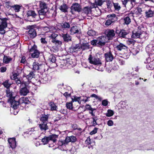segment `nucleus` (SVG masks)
Masks as SVG:
<instances>
[{"label":"nucleus","mask_w":154,"mask_h":154,"mask_svg":"<svg viewBox=\"0 0 154 154\" xmlns=\"http://www.w3.org/2000/svg\"><path fill=\"white\" fill-rule=\"evenodd\" d=\"M49 105L51 106V110H56L57 108V106L53 102H51L49 103Z\"/></svg>","instance_id":"nucleus-35"},{"label":"nucleus","mask_w":154,"mask_h":154,"mask_svg":"<svg viewBox=\"0 0 154 154\" xmlns=\"http://www.w3.org/2000/svg\"><path fill=\"white\" fill-rule=\"evenodd\" d=\"M13 79L15 80L16 83L17 85L20 84V87H22V86H23V85L24 86H26L29 84L28 83L26 82H21L20 79H16L15 75H14Z\"/></svg>","instance_id":"nucleus-11"},{"label":"nucleus","mask_w":154,"mask_h":154,"mask_svg":"<svg viewBox=\"0 0 154 154\" xmlns=\"http://www.w3.org/2000/svg\"><path fill=\"white\" fill-rule=\"evenodd\" d=\"M67 108L69 109H71L72 108V102H71L67 103L66 104Z\"/></svg>","instance_id":"nucleus-50"},{"label":"nucleus","mask_w":154,"mask_h":154,"mask_svg":"<svg viewBox=\"0 0 154 154\" xmlns=\"http://www.w3.org/2000/svg\"><path fill=\"white\" fill-rule=\"evenodd\" d=\"M32 27V26H28L27 28L29 29L28 31L29 35L31 38H33L36 36V33L35 29Z\"/></svg>","instance_id":"nucleus-7"},{"label":"nucleus","mask_w":154,"mask_h":154,"mask_svg":"<svg viewBox=\"0 0 154 154\" xmlns=\"http://www.w3.org/2000/svg\"><path fill=\"white\" fill-rule=\"evenodd\" d=\"M108 101L107 100H104L102 101V105L104 106H107L108 104Z\"/></svg>","instance_id":"nucleus-54"},{"label":"nucleus","mask_w":154,"mask_h":154,"mask_svg":"<svg viewBox=\"0 0 154 154\" xmlns=\"http://www.w3.org/2000/svg\"><path fill=\"white\" fill-rule=\"evenodd\" d=\"M72 102H77L78 103L80 104V100L79 97H77L76 96L72 98Z\"/></svg>","instance_id":"nucleus-40"},{"label":"nucleus","mask_w":154,"mask_h":154,"mask_svg":"<svg viewBox=\"0 0 154 154\" xmlns=\"http://www.w3.org/2000/svg\"><path fill=\"white\" fill-rule=\"evenodd\" d=\"M114 114V112L112 110L109 109L105 115L107 117H110L112 116Z\"/></svg>","instance_id":"nucleus-31"},{"label":"nucleus","mask_w":154,"mask_h":154,"mask_svg":"<svg viewBox=\"0 0 154 154\" xmlns=\"http://www.w3.org/2000/svg\"><path fill=\"white\" fill-rule=\"evenodd\" d=\"M89 11H90L91 12H92L93 11H94V12H97L98 13L97 14L95 15V16H98L99 15H100L101 13V10H89Z\"/></svg>","instance_id":"nucleus-53"},{"label":"nucleus","mask_w":154,"mask_h":154,"mask_svg":"<svg viewBox=\"0 0 154 154\" xmlns=\"http://www.w3.org/2000/svg\"><path fill=\"white\" fill-rule=\"evenodd\" d=\"M20 88H21L20 89V92L21 95L26 96L29 92V91L26 88V86H24L23 85V86H22V87Z\"/></svg>","instance_id":"nucleus-12"},{"label":"nucleus","mask_w":154,"mask_h":154,"mask_svg":"<svg viewBox=\"0 0 154 154\" xmlns=\"http://www.w3.org/2000/svg\"><path fill=\"white\" fill-rule=\"evenodd\" d=\"M26 58L25 56L23 57L21 59L20 63L24 64L26 63Z\"/></svg>","instance_id":"nucleus-61"},{"label":"nucleus","mask_w":154,"mask_h":154,"mask_svg":"<svg viewBox=\"0 0 154 154\" xmlns=\"http://www.w3.org/2000/svg\"><path fill=\"white\" fill-rule=\"evenodd\" d=\"M66 144V143L65 142V140H59L58 142V145L60 146L65 145Z\"/></svg>","instance_id":"nucleus-48"},{"label":"nucleus","mask_w":154,"mask_h":154,"mask_svg":"<svg viewBox=\"0 0 154 154\" xmlns=\"http://www.w3.org/2000/svg\"><path fill=\"white\" fill-rule=\"evenodd\" d=\"M57 35L55 33H52L49 36V37L53 39H55Z\"/></svg>","instance_id":"nucleus-64"},{"label":"nucleus","mask_w":154,"mask_h":154,"mask_svg":"<svg viewBox=\"0 0 154 154\" xmlns=\"http://www.w3.org/2000/svg\"><path fill=\"white\" fill-rule=\"evenodd\" d=\"M73 49V50H75L77 49H80V44H77L75 45L72 48Z\"/></svg>","instance_id":"nucleus-57"},{"label":"nucleus","mask_w":154,"mask_h":154,"mask_svg":"<svg viewBox=\"0 0 154 154\" xmlns=\"http://www.w3.org/2000/svg\"><path fill=\"white\" fill-rule=\"evenodd\" d=\"M106 5L107 8L110 9L112 7V3L110 1H108L106 2Z\"/></svg>","instance_id":"nucleus-41"},{"label":"nucleus","mask_w":154,"mask_h":154,"mask_svg":"<svg viewBox=\"0 0 154 154\" xmlns=\"http://www.w3.org/2000/svg\"><path fill=\"white\" fill-rule=\"evenodd\" d=\"M47 123L45 122H41V123L39 125V127L42 131H45L48 128L47 125Z\"/></svg>","instance_id":"nucleus-17"},{"label":"nucleus","mask_w":154,"mask_h":154,"mask_svg":"<svg viewBox=\"0 0 154 154\" xmlns=\"http://www.w3.org/2000/svg\"><path fill=\"white\" fill-rule=\"evenodd\" d=\"M29 52L31 54L32 57L33 58H38L39 56V51L37 49V46L34 45L29 50Z\"/></svg>","instance_id":"nucleus-5"},{"label":"nucleus","mask_w":154,"mask_h":154,"mask_svg":"<svg viewBox=\"0 0 154 154\" xmlns=\"http://www.w3.org/2000/svg\"><path fill=\"white\" fill-rule=\"evenodd\" d=\"M8 20V19L6 18H3L2 19L1 21H0V34L2 35H3L5 33V29L7 26Z\"/></svg>","instance_id":"nucleus-3"},{"label":"nucleus","mask_w":154,"mask_h":154,"mask_svg":"<svg viewBox=\"0 0 154 154\" xmlns=\"http://www.w3.org/2000/svg\"><path fill=\"white\" fill-rule=\"evenodd\" d=\"M91 44L93 45H97V39L93 40L91 42Z\"/></svg>","instance_id":"nucleus-63"},{"label":"nucleus","mask_w":154,"mask_h":154,"mask_svg":"<svg viewBox=\"0 0 154 154\" xmlns=\"http://www.w3.org/2000/svg\"><path fill=\"white\" fill-rule=\"evenodd\" d=\"M2 85L7 89H9V88L11 86V84L9 82L8 80H6L3 82Z\"/></svg>","instance_id":"nucleus-32"},{"label":"nucleus","mask_w":154,"mask_h":154,"mask_svg":"<svg viewBox=\"0 0 154 154\" xmlns=\"http://www.w3.org/2000/svg\"><path fill=\"white\" fill-rule=\"evenodd\" d=\"M146 66L147 69L149 70H152L154 68V65H153L152 62L148 63Z\"/></svg>","instance_id":"nucleus-38"},{"label":"nucleus","mask_w":154,"mask_h":154,"mask_svg":"<svg viewBox=\"0 0 154 154\" xmlns=\"http://www.w3.org/2000/svg\"><path fill=\"white\" fill-rule=\"evenodd\" d=\"M55 2L56 3L55 8L56 10L58 8H59L60 10H67L68 8V7L66 4H63L60 6H59L57 3V2Z\"/></svg>","instance_id":"nucleus-18"},{"label":"nucleus","mask_w":154,"mask_h":154,"mask_svg":"<svg viewBox=\"0 0 154 154\" xmlns=\"http://www.w3.org/2000/svg\"><path fill=\"white\" fill-rule=\"evenodd\" d=\"M4 5L7 9H11L12 8L14 10H20V9H23V8L22 5H14L12 6L10 5V3L9 2H6L5 3Z\"/></svg>","instance_id":"nucleus-6"},{"label":"nucleus","mask_w":154,"mask_h":154,"mask_svg":"<svg viewBox=\"0 0 154 154\" xmlns=\"http://www.w3.org/2000/svg\"><path fill=\"white\" fill-rule=\"evenodd\" d=\"M154 11L152 10H147L146 12V16L147 17H151L153 16Z\"/></svg>","instance_id":"nucleus-36"},{"label":"nucleus","mask_w":154,"mask_h":154,"mask_svg":"<svg viewBox=\"0 0 154 154\" xmlns=\"http://www.w3.org/2000/svg\"><path fill=\"white\" fill-rule=\"evenodd\" d=\"M117 60L120 65H123L125 64V62L122 57H119L117 58Z\"/></svg>","instance_id":"nucleus-43"},{"label":"nucleus","mask_w":154,"mask_h":154,"mask_svg":"<svg viewBox=\"0 0 154 154\" xmlns=\"http://www.w3.org/2000/svg\"><path fill=\"white\" fill-rule=\"evenodd\" d=\"M113 122L112 120H109L107 122V125L109 126H113Z\"/></svg>","instance_id":"nucleus-58"},{"label":"nucleus","mask_w":154,"mask_h":154,"mask_svg":"<svg viewBox=\"0 0 154 154\" xmlns=\"http://www.w3.org/2000/svg\"><path fill=\"white\" fill-rule=\"evenodd\" d=\"M87 34L90 36H93L96 35V32L93 30H90L88 31Z\"/></svg>","instance_id":"nucleus-39"},{"label":"nucleus","mask_w":154,"mask_h":154,"mask_svg":"<svg viewBox=\"0 0 154 154\" xmlns=\"http://www.w3.org/2000/svg\"><path fill=\"white\" fill-rule=\"evenodd\" d=\"M28 16H32L35 17L36 14L34 11L33 10H29L27 13Z\"/></svg>","instance_id":"nucleus-37"},{"label":"nucleus","mask_w":154,"mask_h":154,"mask_svg":"<svg viewBox=\"0 0 154 154\" xmlns=\"http://www.w3.org/2000/svg\"><path fill=\"white\" fill-rule=\"evenodd\" d=\"M35 75L33 71H31L26 76V78L28 80V82H29L34 77Z\"/></svg>","instance_id":"nucleus-27"},{"label":"nucleus","mask_w":154,"mask_h":154,"mask_svg":"<svg viewBox=\"0 0 154 154\" xmlns=\"http://www.w3.org/2000/svg\"><path fill=\"white\" fill-rule=\"evenodd\" d=\"M87 109L89 111H94L96 110V109L92 108L89 105H87L86 106Z\"/></svg>","instance_id":"nucleus-55"},{"label":"nucleus","mask_w":154,"mask_h":154,"mask_svg":"<svg viewBox=\"0 0 154 154\" xmlns=\"http://www.w3.org/2000/svg\"><path fill=\"white\" fill-rule=\"evenodd\" d=\"M81 8L80 4L76 2L73 3L71 7V10H81Z\"/></svg>","instance_id":"nucleus-22"},{"label":"nucleus","mask_w":154,"mask_h":154,"mask_svg":"<svg viewBox=\"0 0 154 154\" xmlns=\"http://www.w3.org/2000/svg\"><path fill=\"white\" fill-rule=\"evenodd\" d=\"M52 42L58 46H61L62 44V42L61 41L58 40H56L55 39H52Z\"/></svg>","instance_id":"nucleus-34"},{"label":"nucleus","mask_w":154,"mask_h":154,"mask_svg":"<svg viewBox=\"0 0 154 154\" xmlns=\"http://www.w3.org/2000/svg\"><path fill=\"white\" fill-rule=\"evenodd\" d=\"M62 26L64 28H68L70 27L69 24L68 23L66 22L63 23L62 24Z\"/></svg>","instance_id":"nucleus-49"},{"label":"nucleus","mask_w":154,"mask_h":154,"mask_svg":"<svg viewBox=\"0 0 154 154\" xmlns=\"http://www.w3.org/2000/svg\"><path fill=\"white\" fill-rule=\"evenodd\" d=\"M116 49L119 51H122L123 50H126L127 49V47L125 45L120 43L116 47Z\"/></svg>","instance_id":"nucleus-20"},{"label":"nucleus","mask_w":154,"mask_h":154,"mask_svg":"<svg viewBox=\"0 0 154 154\" xmlns=\"http://www.w3.org/2000/svg\"><path fill=\"white\" fill-rule=\"evenodd\" d=\"M105 2L104 0H95V3H90V5L85 7V8H87V10H91L93 8H96L97 6H101L103 2Z\"/></svg>","instance_id":"nucleus-4"},{"label":"nucleus","mask_w":154,"mask_h":154,"mask_svg":"<svg viewBox=\"0 0 154 154\" xmlns=\"http://www.w3.org/2000/svg\"><path fill=\"white\" fill-rule=\"evenodd\" d=\"M8 102L10 103L11 107L13 108L14 109H16L18 107L19 102L16 101L14 98L12 99H10V100H8Z\"/></svg>","instance_id":"nucleus-8"},{"label":"nucleus","mask_w":154,"mask_h":154,"mask_svg":"<svg viewBox=\"0 0 154 154\" xmlns=\"http://www.w3.org/2000/svg\"><path fill=\"white\" fill-rule=\"evenodd\" d=\"M113 22V19L111 18V19L107 20L105 23V24L106 26H109Z\"/></svg>","instance_id":"nucleus-47"},{"label":"nucleus","mask_w":154,"mask_h":154,"mask_svg":"<svg viewBox=\"0 0 154 154\" xmlns=\"http://www.w3.org/2000/svg\"><path fill=\"white\" fill-rule=\"evenodd\" d=\"M49 60L52 63H55L56 61V57L52 55H51L49 58Z\"/></svg>","instance_id":"nucleus-44"},{"label":"nucleus","mask_w":154,"mask_h":154,"mask_svg":"<svg viewBox=\"0 0 154 154\" xmlns=\"http://www.w3.org/2000/svg\"><path fill=\"white\" fill-rule=\"evenodd\" d=\"M106 60L107 61H111L114 58V57L112 53L109 52L104 54Z\"/></svg>","instance_id":"nucleus-13"},{"label":"nucleus","mask_w":154,"mask_h":154,"mask_svg":"<svg viewBox=\"0 0 154 154\" xmlns=\"http://www.w3.org/2000/svg\"><path fill=\"white\" fill-rule=\"evenodd\" d=\"M80 48L82 51L88 50L89 48V45L88 43H82L80 44Z\"/></svg>","instance_id":"nucleus-24"},{"label":"nucleus","mask_w":154,"mask_h":154,"mask_svg":"<svg viewBox=\"0 0 154 154\" xmlns=\"http://www.w3.org/2000/svg\"><path fill=\"white\" fill-rule=\"evenodd\" d=\"M61 35L63 37L64 41L68 42L71 41V37L69 34L62 33Z\"/></svg>","instance_id":"nucleus-16"},{"label":"nucleus","mask_w":154,"mask_h":154,"mask_svg":"<svg viewBox=\"0 0 154 154\" xmlns=\"http://www.w3.org/2000/svg\"><path fill=\"white\" fill-rule=\"evenodd\" d=\"M8 141L10 147L12 149L15 148L16 146V143L15 138H9L8 139Z\"/></svg>","instance_id":"nucleus-10"},{"label":"nucleus","mask_w":154,"mask_h":154,"mask_svg":"<svg viewBox=\"0 0 154 154\" xmlns=\"http://www.w3.org/2000/svg\"><path fill=\"white\" fill-rule=\"evenodd\" d=\"M48 5L43 1L39 2V8L41 10H47L49 8L48 7Z\"/></svg>","instance_id":"nucleus-14"},{"label":"nucleus","mask_w":154,"mask_h":154,"mask_svg":"<svg viewBox=\"0 0 154 154\" xmlns=\"http://www.w3.org/2000/svg\"><path fill=\"white\" fill-rule=\"evenodd\" d=\"M79 27L76 26H72L70 30V34L71 35H74L76 33H78L79 32Z\"/></svg>","instance_id":"nucleus-19"},{"label":"nucleus","mask_w":154,"mask_h":154,"mask_svg":"<svg viewBox=\"0 0 154 154\" xmlns=\"http://www.w3.org/2000/svg\"><path fill=\"white\" fill-rule=\"evenodd\" d=\"M49 115L43 114L40 118V120L42 122H45L47 123L48 118L49 117Z\"/></svg>","instance_id":"nucleus-25"},{"label":"nucleus","mask_w":154,"mask_h":154,"mask_svg":"<svg viewBox=\"0 0 154 154\" xmlns=\"http://www.w3.org/2000/svg\"><path fill=\"white\" fill-rule=\"evenodd\" d=\"M89 62L95 66V69L99 71H103L104 66L102 65V62L100 58L95 56L92 57L91 55H89L88 58Z\"/></svg>","instance_id":"nucleus-1"},{"label":"nucleus","mask_w":154,"mask_h":154,"mask_svg":"<svg viewBox=\"0 0 154 154\" xmlns=\"http://www.w3.org/2000/svg\"><path fill=\"white\" fill-rule=\"evenodd\" d=\"M121 104L122 105H123L121 106V107L123 109H125L127 108V105L125 103V102L124 101L121 102Z\"/></svg>","instance_id":"nucleus-56"},{"label":"nucleus","mask_w":154,"mask_h":154,"mask_svg":"<svg viewBox=\"0 0 154 154\" xmlns=\"http://www.w3.org/2000/svg\"><path fill=\"white\" fill-rule=\"evenodd\" d=\"M12 60V58L9 56L5 55L4 56L3 59V62L5 64H8Z\"/></svg>","instance_id":"nucleus-23"},{"label":"nucleus","mask_w":154,"mask_h":154,"mask_svg":"<svg viewBox=\"0 0 154 154\" xmlns=\"http://www.w3.org/2000/svg\"><path fill=\"white\" fill-rule=\"evenodd\" d=\"M40 81L42 83H46L48 81V78L47 76H46L42 79Z\"/></svg>","instance_id":"nucleus-45"},{"label":"nucleus","mask_w":154,"mask_h":154,"mask_svg":"<svg viewBox=\"0 0 154 154\" xmlns=\"http://www.w3.org/2000/svg\"><path fill=\"white\" fill-rule=\"evenodd\" d=\"M98 128H95L94 129L90 132L91 135H93L96 134Z\"/></svg>","instance_id":"nucleus-59"},{"label":"nucleus","mask_w":154,"mask_h":154,"mask_svg":"<svg viewBox=\"0 0 154 154\" xmlns=\"http://www.w3.org/2000/svg\"><path fill=\"white\" fill-rule=\"evenodd\" d=\"M113 5L115 10H119L121 8L120 6L118 3H113Z\"/></svg>","instance_id":"nucleus-52"},{"label":"nucleus","mask_w":154,"mask_h":154,"mask_svg":"<svg viewBox=\"0 0 154 154\" xmlns=\"http://www.w3.org/2000/svg\"><path fill=\"white\" fill-rule=\"evenodd\" d=\"M106 37L105 36H102L99 37L97 38V45L99 46H102L105 44V42L106 41L105 39Z\"/></svg>","instance_id":"nucleus-9"},{"label":"nucleus","mask_w":154,"mask_h":154,"mask_svg":"<svg viewBox=\"0 0 154 154\" xmlns=\"http://www.w3.org/2000/svg\"><path fill=\"white\" fill-rule=\"evenodd\" d=\"M128 33L123 29L121 30L119 33V36L123 38H125V36Z\"/></svg>","instance_id":"nucleus-33"},{"label":"nucleus","mask_w":154,"mask_h":154,"mask_svg":"<svg viewBox=\"0 0 154 154\" xmlns=\"http://www.w3.org/2000/svg\"><path fill=\"white\" fill-rule=\"evenodd\" d=\"M141 35L140 32L138 31L135 32H133L131 35V37L134 38H140L141 37Z\"/></svg>","instance_id":"nucleus-28"},{"label":"nucleus","mask_w":154,"mask_h":154,"mask_svg":"<svg viewBox=\"0 0 154 154\" xmlns=\"http://www.w3.org/2000/svg\"><path fill=\"white\" fill-rule=\"evenodd\" d=\"M124 20L125 23L127 25L128 24L131 22V19L128 17H125Z\"/></svg>","instance_id":"nucleus-42"},{"label":"nucleus","mask_w":154,"mask_h":154,"mask_svg":"<svg viewBox=\"0 0 154 154\" xmlns=\"http://www.w3.org/2000/svg\"><path fill=\"white\" fill-rule=\"evenodd\" d=\"M46 13V12L44 10H38V13L40 18L42 19H43Z\"/></svg>","instance_id":"nucleus-30"},{"label":"nucleus","mask_w":154,"mask_h":154,"mask_svg":"<svg viewBox=\"0 0 154 154\" xmlns=\"http://www.w3.org/2000/svg\"><path fill=\"white\" fill-rule=\"evenodd\" d=\"M41 66L37 62H34L32 65V69L35 70H37L39 69L40 66Z\"/></svg>","instance_id":"nucleus-26"},{"label":"nucleus","mask_w":154,"mask_h":154,"mask_svg":"<svg viewBox=\"0 0 154 154\" xmlns=\"http://www.w3.org/2000/svg\"><path fill=\"white\" fill-rule=\"evenodd\" d=\"M135 41L134 40L132 39H129L127 43L129 45L132 44L133 45H134V44Z\"/></svg>","instance_id":"nucleus-62"},{"label":"nucleus","mask_w":154,"mask_h":154,"mask_svg":"<svg viewBox=\"0 0 154 154\" xmlns=\"http://www.w3.org/2000/svg\"><path fill=\"white\" fill-rule=\"evenodd\" d=\"M6 92L7 96V97H9V99L8 100H10V99H12L14 98V97H12V92L10 91L9 89H7L6 90Z\"/></svg>","instance_id":"nucleus-29"},{"label":"nucleus","mask_w":154,"mask_h":154,"mask_svg":"<svg viewBox=\"0 0 154 154\" xmlns=\"http://www.w3.org/2000/svg\"><path fill=\"white\" fill-rule=\"evenodd\" d=\"M91 97H94L96 99H98V100L100 101H101L102 100V98L101 97L99 96H98L95 94H92L91 96Z\"/></svg>","instance_id":"nucleus-46"},{"label":"nucleus","mask_w":154,"mask_h":154,"mask_svg":"<svg viewBox=\"0 0 154 154\" xmlns=\"http://www.w3.org/2000/svg\"><path fill=\"white\" fill-rule=\"evenodd\" d=\"M107 36L109 38H112L115 35L114 30L113 29L108 30L106 32Z\"/></svg>","instance_id":"nucleus-21"},{"label":"nucleus","mask_w":154,"mask_h":154,"mask_svg":"<svg viewBox=\"0 0 154 154\" xmlns=\"http://www.w3.org/2000/svg\"><path fill=\"white\" fill-rule=\"evenodd\" d=\"M85 98H86L85 99L83 97H79L80 100V104L81 103L82 101H84L85 102H86L88 101V99L89 97H85Z\"/></svg>","instance_id":"nucleus-51"},{"label":"nucleus","mask_w":154,"mask_h":154,"mask_svg":"<svg viewBox=\"0 0 154 154\" xmlns=\"http://www.w3.org/2000/svg\"><path fill=\"white\" fill-rule=\"evenodd\" d=\"M57 136L55 134H52L48 137H45L42 139V141L44 145L49 143V147H52L54 145L56 142Z\"/></svg>","instance_id":"nucleus-2"},{"label":"nucleus","mask_w":154,"mask_h":154,"mask_svg":"<svg viewBox=\"0 0 154 154\" xmlns=\"http://www.w3.org/2000/svg\"><path fill=\"white\" fill-rule=\"evenodd\" d=\"M93 120V126H95L96 125H97L96 121L97 120V117H92L91 118Z\"/></svg>","instance_id":"nucleus-60"},{"label":"nucleus","mask_w":154,"mask_h":154,"mask_svg":"<svg viewBox=\"0 0 154 154\" xmlns=\"http://www.w3.org/2000/svg\"><path fill=\"white\" fill-rule=\"evenodd\" d=\"M65 142L66 144H67L69 142H74L76 140V137L74 136H71L70 137H67L65 139Z\"/></svg>","instance_id":"nucleus-15"}]
</instances>
